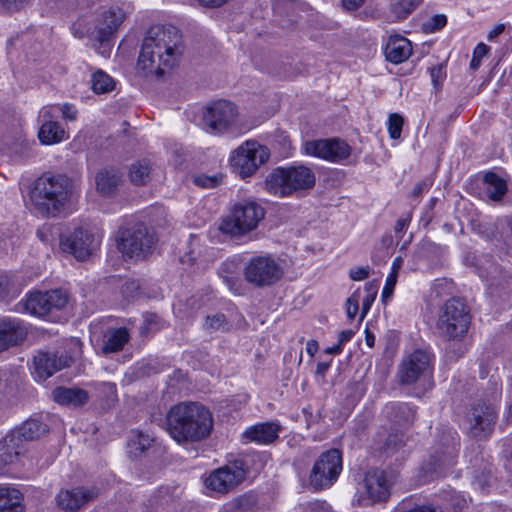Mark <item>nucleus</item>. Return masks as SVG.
Returning a JSON list of instances; mask_svg holds the SVG:
<instances>
[{
	"mask_svg": "<svg viewBox=\"0 0 512 512\" xmlns=\"http://www.w3.org/2000/svg\"><path fill=\"white\" fill-rule=\"evenodd\" d=\"M456 449L455 446H447L446 450L439 455L432 456L427 469L431 474L441 475L445 469L455 465Z\"/></svg>",
	"mask_w": 512,
	"mask_h": 512,
	"instance_id": "obj_32",
	"label": "nucleus"
},
{
	"mask_svg": "<svg viewBox=\"0 0 512 512\" xmlns=\"http://www.w3.org/2000/svg\"><path fill=\"white\" fill-rule=\"evenodd\" d=\"M270 157L269 149L255 140H247L229 156L232 170L242 179L251 177Z\"/></svg>",
	"mask_w": 512,
	"mask_h": 512,
	"instance_id": "obj_9",
	"label": "nucleus"
},
{
	"mask_svg": "<svg viewBox=\"0 0 512 512\" xmlns=\"http://www.w3.org/2000/svg\"><path fill=\"white\" fill-rule=\"evenodd\" d=\"M68 296L60 289L51 290L45 293H31L24 303L25 310L31 315L43 317L52 310H60L66 306Z\"/></svg>",
	"mask_w": 512,
	"mask_h": 512,
	"instance_id": "obj_17",
	"label": "nucleus"
},
{
	"mask_svg": "<svg viewBox=\"0 0 512 512\" xmlns=\"http://www.w3.org/2000/svg\"><path fill=\"white\" fill-rule=\"evenodd\" d=\"M412 54L411 42L400 35H393L388 38L385 46V57L393 63L399 64L405 62Z\"/></svg>",
	"mask_w": 512,
	"mask_h": 512,
	"instance_id": "obj_26",
	"label": "nucleus"
},
{
	"mask_svg": "<svg viewBox=\"0 0 512 512\" xmlns=\"http://www.w3.org/2000/svg\"><path fill=\"white\" fill-rule=\"evenodd\" d=\"M152 166L149 160L143 159L134 162L129 167V180L137 186L146 185L151 177Z\"/></svg>",
	"mask_w": 512,
	"mask_h": 512,
	"instance_id": "obj_33",
	"label": "nucleus"
},
{
	"mask_svg": "<svg viewBox=\"0 0 512 512\" xmlns=\"http://www.w3.org/2000/svg\"><path fill=\"white\" fill-rule=\"evenodd\" d=\"M153 443V438L140 430H132L128 438L129 453L134 457L141 456Z\"/></svg>",
	"mask_w": 512,
	"mask_h": 512,
	"instance_id": "obj_34",
	"label": "nucleus"
},
{
	"mask_svg": "<svg viewBox=\"0 0 512 512\" xmlns=\"http://www.w3.org/2000/svg\"><path fill=\"white\" fill-rule=\"evenodd\" d=\"M27 336L24 322L17 318H0V353L19 345Z\"/></svg>",
	"mask_w": 512,
	"mask_h": 512,
	"instance_id": "obj_21",
	"label": "nucleus"
},
{
	"mask_svg": "<svg viewBox=\"0 0 512 512\" xmlns=\"http://www.w3.org/2000/svg\"><path fill=\"white\" fill-rule=\"evenodd\" d=\"M489 50L490 48L486 44L482 42L477 44V46L474 48L473 56L470 61V68L472 70L475 71L480 67L482 58L489 53Z\"/></svg>",
	"mask_w": 512,
	"mask_h": 512,
	"instance_id": "obj_47",
	"label": "nucleus"
},
{
	"mask_svg": "<svg viewBox=\"0 0 512 512\" xmlns=\"http://www.w3.org/2000/svg\"><path fill=\"white\" fill-rule=\"evenodd\" d=\"M117 248L126 258L144 259L150 254L156 243L153 233H150L143 223H135L118 231Z\"/></svg>",
	"mask_w": 512,
	"mask_h": 512,
	"instance_id": "obj_7",
	"label": "nucleus"
},
{
	"mask_svg": "<svg viewBox=\"0 0 512 512\" xmlns=\"http://www.w3.org/2000/svg\"><path fill=\"white\" fill-rule=\"evenodd\" d=\"M473 230L494 242L500 251L512 257V216L499 218L494 223L473 224Z\"/></svg>",
	"mask_w": 512,
	"mask_h": 512,
	"instance_id": "obj_13",
	"label": "nucleus"
},
{
	"mask_svg": "<svg viewBox=\"0 0 512 512\" xmlns=\"http://www.w3.org/2000/svg\"><path fill=\"white\" fill-rule=\"evenodd\" d=\"M343 348L339 344H335L325 349V353L331 355H338L342 352Z\"/></svg>",
	"mask_w": 512,
	"mask_h": 512,
	"instance_id": "obj_63",
	"label": "nucleus"
},
{
	"mask_svg": "<svg viewBox=\"0 0 512 512\" xmlns=\"http://www.w3.org/2000/svg\"><path fill=\"white\" fill-rule=\"evenodd\" d=\"M405 445L403 434H390L384 444V450L387 454H393L397 452L401 447Z\"/></svg>",
	"mask_w": 512,
	"mask_h": 512,
	"instance_id": "obj_44",
	"label": "nucleus"
},
{
	"mask_svg": "<svg viewBox=\"0 0 512 512\" xmlns=\"http://www.w3.org/2000/svg\"><path fill=\"white\" fill-rule=\"evenodd\" d=\"M422 0H399L394 5V13L400 19H405L411 12H413L420 4Z\"/></svg>",
	"mask_w": 512,
	"mask_h": 512,
	"instance_id": "obj_41",
	"label": "nucleus"
},
{
	"mask_svg": "<svg viewBox=\"0 0 512 512\" xmlns=\"http://www.w3.org/2000/svg\"><path fill=\"white\" fill-rule=\"evenodd\" d=\"M255 500L250 495H243L235 499L232 502V506L235 510L248 511L254 505Z\"/></svg>",
	"mask_w": 512,
	"mask_h": 512,
	"instance_id": "obj_49",
	"label": "nucleus"
},
{
	"mask_svg": "<svg viewBox=\"0 0 512 512\" xmlns=\"http://www.w3.org/2000/svg\"><path fill=\"white\" fill-rule=\"evenodd\" d=\"M430 76L434 87L437 89L446 76L444 67L442 65L432 67L430 69Z\"/></svg>",
	"mask_w": 512,
	"mask_h": 512,
	"instance_id": "obj_51",
	"label": "nucleus"
},
{
	"mask_svg": "<svg viewBox=\"0 0 512 512\" xmlns=\"http://www.w3.org/2000/svg\"><path fill=\"white\" fill-rule=\"evenodd\" d=\"M411 221V217L410 216H407L405 218H400L397 222H396V225H395V232L396 233H401L402 231H404L409 223Z\"/></svg>",
	"mask_w": 512,
	"mask_h": 512,
	"instance_id": "obj_58",
	"label": "nucleus"
},
{
	"mask_svg": "<svg viewBox=\"0 0 512 512\" xmlns=\"http://www.w3.org/2000/svg\"><path fill=\"white\" fill-rule=\"evenodd\" d=\"M182 51V37L175 26H152L143 40L137 68L144 76H162L178 63Z\"/></svg>",
	"mask_w": 512,
	"mask_h": 512,
	"instance_id": "obj_1",
	"label": "nucleus"
},
{
	"mask_svg": "<svg viewBox=\"0 0 512 512\" xmlns=\"http://www.w3.org/2000/svg\"><path fill=\"white\" fill-rule=\"evenodd\" d=\"M341 471V453L338 449H330L323 452L315 462L310 474V484L316 490L330 488L338 479Z\"/></svg>",
	"mask_w": 512,
	"mask_h": 512,
	"instance_id": "obj_11",
	"label": "nucleus"
},
{
	"mask_svg": "<svg viewBox=\"0 0 512 512\" xmlns=\"http://www.w3.org/2000/svg\"><path fill=\"white\" fill-rule=\"evenodd\" d=\"M99 494V489L94 486L61 490L56 496V503L64 512H75L94 501Z\"/></svg>",
	"mask_w": 512,
	"mask_h": 512,
	"instance_id": "obj_19",
	"label": "nucleus"
},
{
	"mask_svg": "<svg viewBox=\"0 0 512 512\" xmlns=\"http://www.w3.org/2000/svg\"><path fill=\"white\" fill-rule=\"evenodd\" d=\"M471 433L474 437L486 436L492 431L496 419L494 407L485 402H478L472 409Z\"/></svg>",
	"mask_w": 512,
	"mask_h": 512,
	"instance_id": "obj_23",
	"label": "nucleus"
},
{
	"mask_svg": "<svg viewBox=\"0 0 512 512\" xmlns=\"http://www.w3.org/2000/svg\"><path fill=\"white\" fill-rule=\"evenodd\" d=\"M72 357L58 351L39 350L33 356V375L39 382H44L56 372L69 367Z\"/></svg>",
	"mask_w": 512,
	"mask_h": 512,
	"instance_id": "obj_16",
	"label": "nucleus"
},
{
	"mask_svg": "<svg viewBox=\"0 0 512 512\" xmlns=\"http://www.w3.org/2000/svg\"><path fill=\"white\" fill-rule=\"evenodd\" d=\"M318 343L316 340H309L306 344V352L313 357L318 351Z\"/></svg>",
	"mask_w": 512,
	"mask_h": 512,
	"instance_id": "obj_60",
	"label": "nucleus"
},
{
	"mask_svg": "<svg viewBox=\"0 0 512 512\" xmlns=\"http://www.w3.org/2000/svg\"><path fill=\"white\" fill-rule=\"evenodd\" d=\"M390 408L395 411V421L399 423L408 424L413 422L415 418V411L408 404L401 403L391 405Z\"/></svg>",
	"mask_w": 512,
	"mask_h": 512,
	"instance_id": "obj_40",
	"label": "nucleus"
},
{
	"mask_svg": "<svg viewBox=\"0 0 512 512\" xmlns=\"http://www.w3.org/2000/svg\"><path fill=\"white\" fill-rule=\"evenodd\" d=\"M212 428V414L199 403L176 404L166 415V430L178 443L200 441L210 435Z\"/></svg>",
	"mask_w": 512,
	"mask_h": 512,
	"instance_id": "obj_2",
	"label": "nucleus"
},
{
	"mask_svg": "<svg viewBox=\"0 0 512 512\" xmlns=\"http://www.w3.org/2000/svg\"><path fill=\"white\" fill-rule=\"evenodd\" d=\"M264 217L265 210L259 203L245 200L234 205L222 219L219 230L232 238H241L256 230Z\"/></svg>",
	"mask_w": 512,
	"mask_h": 512,
	"instance_id": "obj_5",
	"label": "nucleus"
},
{
	"mask_svg": "<svg viewBox=\"0 0 512 512\" xmlns=\"http://www.w3.org/2000/svg\"><path fill=\"white\" fill-rule=\"evenodd\" d=\"M102 236L88 229H75L64 241L62 248L78 260H86L99 248Z\"/></svg>",
	"mask_w": 512,
	"mask_h": 512,
	"instance_id": "obj_15",
	"label": "nucleus"
},
{
	"mask_svg": "<svg viewBox=\"0 0 512 512\" xmlns=\"http://www.w3.org/2000/svg\"><path fill=\"white\" fill-rule=\"evenodd\" d=\"M193 182L195 185L203 188H214L221 183V177L218 175H205L199 174L193 177Z\"/></svg>",
	"mask_w": 512,
	"mask_h": 512,
	"instance_id": "obj_46",
	"label": "nucleus"
},
{
	"mask_svg": "<svg viewBox=\"0 0 512 512\" xmlns=\"http://www.w3.org/2000/svg\"><path fill=\"white\" fill-rule=\"evenodd\" d=\"M427 188L425 183H419L416 185V187L413 190V195L418 196L420 195L425 189Z\"/></svg>",
	"mask_w": 512,
	"mask_h": 512,
	"instance_id": "obj_64",
	"label": "nucleus"
},
{
	"mask_svg": "<svg viewBox=\"0 0 512 512\" xmlns=\"http://www.w3.org/2000/svg\"><path fill=\"white\" fill-rule=\"evenodd\" d=\"M359 310V291H355L346 301V313L353 320Z\"/></svg>",
	"mask_w": 512,
	"mask_h": 512,
	"instance_id": "obj_48",
	"label": "nucleus"
},
{
	"mask_svg": "<svg viewBox=\"0 0 512 512\" xmlns=\"http://www.w3.org/2000/svg\"><path fill=\"white\" fill-rule=\"evenodd\" d=\"M232 325L227 320L226 316L222 313L208 315L205 318L203 329L208 333L214 332H227L231 329Z\"/></svg>",
	"mask_w": 512,
	"mask_h": 512,
	"instance_id": "obj_36",
	"label": "nucleus"
},
{
	"mask_svg": "<svg viewBox=\"0 0 512 512\" xmlns=\"http://www.w3.org/2000/svg\"><path fill=\"white\" fill-rule=\"evenodd\" d=\"M246 465L245 459H239L213 471L205 480L206 487L217 493H228L245 479Z\"/></svg>",
	"mask_w": 512,
	"mask_h": 512,
	"instance_id": "obj_12",
	"label": "nucleus"
},
{
	"mask_svg": "<svg viewBox=\"0 0 512 512\" xmlns=\"http://www.w3.org/2000/svg\"><path fill=\"white\" fill-rule=\"evenodd\" d=\"M331 366V362H320L316 367V374L324 376L325 373L329 370Z\"/></svg>",
	"mask_w": 512,
	"mask_h": 512,
	"instance_id": "obj_62",
	"label": "nucleus"
},
{
	"mask_svg": "<svg viewBox=\"0 0 512 512\" xmlns=\"http://www.w3.org/2000/svg\"><path fill=\"white\" fill-rule=\"evenodd\" d=\"M353 335H354V332L352 330L341 331L338 335L337 344H339L343 348L344 344L349 342L352 339Z\"/></svg>",
	"mask_w": 512,
	"mask_h": 512,
	"instance_id": "obj_56",
	"label": "nucleus"
},
{
	"mask_svg": "<svg viewBox=\"0 0 512 512\" xmlns=\"http://www.w3.org/2000/svg\"><path fill=\"white\" fill-rule=\"evenodd\" d=\"M55 107H56L55 109L59 108L61 110L63 119L68 120V121H76L77 116H78V111L74 105L69 104V103H64L60 107H57V106H55Z\"/></svg>",
	"mask_w": 512,
	"mask_h": 512,
	"instance_id": "obj_52",
	"label": "nucleus"
},
{
	"mask_svg": "<svg viewBox=\"0 0 512 512\" xmlns=\"http://www.w3.org/2000/svg\"><path fill=\"white\" fill-rule=\"evenodd\" d=\"M370 274V268L368 266L365 267H355L352 268L349 272V276L353 281H362L368 278Z\"/></svg>",
	"mask_w": 512,
	"mask_h": 512,
	"instance_id": "obj_54",
	"label": "nucleus"
},
{
	"mask_svg": "<svg viewBox=\"0 0 512 512\" xmlns=\"http://www.w3.org/2000/svg\"><path fill=\"white\" fill-rule=\"evenodd\" d=\"M237 115L238 112L233 103L218 100L207 106L203 122L211 133L220 134L235 125Z\"/></svg>",
	"mask_w": 512,
	"mask_h": 512,
	"instance_id": "obj_14",
	"label": "nucleus"
},
{
	"mask_svg": "<svg viewBox=\"0 0 512 512\" xmlns=\"http://www.w3.org/2000/svg\"><path fill=\"white\" fill-rule=\"evenodd\" d=\"M484 181L487 197L493 201L501 200L507 191L506 181L492 172L484 176Z\"/></svg>",
	"mask_w": 512,
	"mask_h": 512,
	"instance_id": "obj_35",
	"label": "nucleus"
},
{
	"mask_svg": "<svg viewBox=\"0 0 512 512\" xmlns=\"http://www.w3.org/2000/svg\"><path fill=\"white\" fill-rule=\"evenodd\" d=\"M48 432L47 425L38 418H29L11 435L16 439L33 441Z\"/></svg>",
	"mask_w": 512,
	"mask_h": 512,
	"instance_id": "obj_30",
	"label": "nucleus"
},
{
	"mask_svg": "<svg viewBox=\"0 0 512 512\" xmlns=\"http://www.w3.org/2000/svg\"><path fill=\"white\" fill-rule=\"evenodd\" d=\"M301 150L305 155L341 165L355 164L358 160L353 148L338 137L305 141Z\"/></svg>",
	"mask_w": 512,
	"mask_h": 512,
	"instance_id": "obj_6",
	"label": "nucleus"
},
{
	"mask_svg": "<svg viewBox=\"0 0 512 512\" xmlns=\"http://www.w3.org/2000/svg\"><path fill=\"white\" fill-rule=\"evenodd\" d=\"M31 0H0L1 5L10 12H16L25 7Z\"/></svg>",
	"mask_w": 512,
	"mask_h": 512,
	"instance_id": "obj_53",
	"label": "nucleus"
},
{
	"mask_svg": "<svg viewBox=\"0 0 512 512\" xmlns=\"http://www.w3.org/2000/svg\"><path fill=\"white\" fill-rule=\"evenodd\" d=\"M342 5L346 10H356L361 7L365 0H341Z\"/></svg>",
	"mask_w": 512,
	"mask_h": 512,
	"instance_id": "obj_57",
	"label": "nucleus"
},
{
	"mask_svg": "<svg viewBox=\"0 0 512 512\" xmlns=\"http://www.w3.org/2000/svg\"><path fill=\"white\" fill-rule=\"evenodd\" d=\"M404 120L397 113H392L388 118V133L392 139H399L402 132Z\"/></svg>",
	"mask_w": 512,
	"mask_h": 512,
	"instance_id": "obj_43",
	"label": "nucleus"
},
{
	"mask_svg": "<svg viewBox=\"0 0 512 512\" xmlns=\"http://www.w3.org/2000/svg\"><path fill=\"white\" fill-rule=\"evenodd\" d=\"M52 398L61 405H83L88 400V393L80 388L57 387L52 391Z\"/></svg>",
	"mask_w": 512,
	"mask_h": 512,
	"instance_id": "obj_29",
	"label": "nucleus"
},
{
	"mask_svg": "<svg viewBox=\"0 0 512 512\" xmlns=\"http://www.w3.org/2000/svg\"><path fill=\"white\" fill-rule=\"evenodd\" d=\"M396 477L392 472L383 470L369 471L364 479L368 496L373 501H382L388 497L389 488Z\"/></svg>",
	"mask_w": 512,
	"mask_h": 512,
	"instance_id": "obj_22",
	"label": "nucleus"
},
{
	"mask_svg": "<svg viewBox=\"0 0 512 512\" xmlns=\"http://www.w3.org/2000/svg\"><path fill=\"white\" fill-rule=\"evenodd\" d=\"M315 182L314 170L299 164L274 169L265 180V188L274 196L283 198L310 190L315 186Z\"/></svg>",
	"mask_w": 512,
	"mask_h": 512,
	"instance_id": "obj_4",
	"label": "nucleus"
},
{
	"mask_svg": "<svg viewBox=\"0 0 512 512\" xmlns=\"http://www.w3.org/2000/svg\"><path fill=\"white\" fill-rule=\"evenodd\" d=\"M22 494L11 487H0V512H24Z\"/></svg>",
	"mask_w": 512,
	"mask_h": 512,
	"instance_id": "obj_31",
	"label": "nucleus"
},
{
	"mask_svg": "<svg viewBox=\"0 0 512 512\" xmlns=\"http://www.w3.org/2000/svg\"><path fill=\"white\" fill-rule=\"evenodd\" d=\"M15 436H10L6 438L3 444H0V462L3 465H8L13 463V461L20 454L19 451L14 450L15 448ZM3 474V467L0 466V475Z\"/></svg>",
	"mask_w": 512,
	"mask_h": 512,
	"instance_id": "obj_38",
	"label": "nucleus"
},
{
	"mask_svg": "<svg viewBox=\"0 0 512 512\" xmlns=\"http://www.w3.org/2000/svg\"><path fill=\"white\" fill-rule=\"evenodd\" d=\"M129 339L130 334L125 327L108 329L102 337L101 351L106 355L119 352Z\"/></svg>",
	"mask_w": 512,
	"mask_h": 512,
	"instance_id": "obj_27",
	"label": "nucleus"
},
{
	"mask_svg": "<svg viewBox=\"0 0 512 512\" xmlns=\"http://www.w3.org/2000/svg\"><path fill=\"white\" fill-rule=\"evenodd\" d=\"M431 357L423 350H416L403 360L399 379L402 384H412L417 380L431 377Z\"/></svg>",
	"mask_w": 512,
	"mask_h": 512,
	"instance_id": "obj_18",
	"label": "nucleus"
},
{
	"mask_svg": "<svg viewBox=\"0 0 512 512\" xmlns=\"http://www.w3.org/2000/svg\"><path fill=\"white\" fill-rule=\"evenodd\" d=\"M95 180L97 191L104 196H108L116 191L122 180V174L118 169L105 168L97 173Z\"/></svg>",
	"mask_w": 512,
	"mask_h": 512,
	"instance_id": "obj_28",
	"label": "nucleus"
},
{
	"mask_svg": "<svg viewBox=\"0 0 512 512\" xmlns=\"http://www.w3.org/2000/svg\"><path fill=\"white\" fill-rule=\"evenodd\" d=\"M70 180L64 175H43L30 190L34 210L44 216H55L68 201Z\"/></svg>",
	"mask_w": 512,
	"mask_h": 512,
	"instance_id": "obj_3",
	"label": "nucleus"
},
{
	"mask_svg": "<svg viewBox=\"0 0 512 512\" xmlns=\"http://www.w3.org/2000/svg\"><path fill=\"white\" fill-rule=\"evenodd\" d=\"M283 270L270 255L252 257L244 268L245 280L255 287H268L281 279Z\"/></svg>",
	"mask_w": 512,
	"mask_h": 512,
	"instance_id": "obj_10",
	"label": "nucleus"
},
{
	"mask_svg": "<svg viewBox=\"0 0 512 512\" xmlns=\"http://www.w3.org/2000/svg\"><path fill=\"white\" fill-rule=\"evenodd\" d=\"M91 87L97 94L107 93L114 88V81L108 74L98 70L91 76Z\"/></svg>",
	"mask_w": 512,
	"mask_h": 512,
	"instance_id": "obj_37",
	"label": "nucleus"
},
{
	"mask_svg": "<svg viewBox=\"0 0 512 512\" xmlns=\"http://www.w3.org/2000/svg\"><path fill=\"white\" fill-rule=\"evenodd\" d=\"M505 29L504 24H498L492 31L489 32L487 39L493 40L496 36L500 35Z\"/></svg>",
	"mask_w": 512,
	"mask_h": 512,
	"instance_id": "obj_61",
	"label": "nucleus"
},
{
	"mask_svg": "<svg viewBox=\"0 0 512 512\" xmlns=\"http://www.w3.org/2000/svg\"><path fill=\"white\" fill-rule=\"evenodd\" d=\"M124 17L125 15L120 8H109L103 11L97 18L95 30L92 34L98 41H106L118 29Z\"/></svg>",
	"mask_w": 512,
	"mask_h": 512,
	"instance_id": "obj_24",
	"label": "nucleus"
},
{
	"mask_svg": "<svg viewBox=\"0 0 512 512\" xmlns=\"http://www.w3.org/2000/svg\"><path fill=\"white\" fill-rule=\"evenodd\" d=\"M55 105L43 107L39 118L41 126L38 132L42 144L52 145L66 140L67 134L59 122L53 120Z\"/></svg>",
	"mask_w": 512,
	"mask_h": 512,
	"instance_id": "obj_20",
	"label": "nucleus"
},
{
	"mask_svg": "<svg viewBox=\"0 0 512 512\" xmlns=\"http://www.w3.org/2000/svg\"><path fill=\"white\" fill-rule=\"evenodd\" d=\"M199 3L205 7H220L228 2V0H198Z\"/></svg>",
	"mask_w": 512,
	"mask_h": 512,
	"instance_id": "obj_59",
	"label": "nucleus"
},
{
	"mask_svg": "<svg viewBox=\"0 0 512 512\" xmlns=\"http://www.w3.org/2000/svg\"><path fill=\"white\" fill-rule=\"evenodd\" d=\"M447 23V17L444 14L434 15L430 20V28L432 31L442 29Z\"/></svg>",
	"mask_w": 512,
	"mask_h": 512,
	"instance_id": "obj_55",
	"label": "nucleus"
},
{
	"mask_svg": "<svg viewBox=\"0 0 512 512\" xmlns=\"http://www.w3.org/2000/svg\"><path fill=\"white\" fill-rule=\"evenodd\" d=\"M396 282H397V277H396L395 272H390L386 278V282H385V285L383 287L382 294H381L383 301H386L388 298H390L392 296Z\"/></svg>",
	"mask_w": 512,
	"mask_h": 512,
	"instance_id": "obj_50",
	"label": "nucleus"
},
{
	"mask_svg": "<svg viewBox=\"0 0 512 512\" xmlns=\"http://www.w3.org/2000/svg\"><path fill=\"white\" fill-rule=\"evenodd\" d=\"M302 512H336L325 500L308 501L302 505Z\"/></svg>",
	"mask_w": 512,
	"mask_h": 512,
	"instance_id": "obj_45",
	"label": "nucleus"
},
{
	"mask_svg": "<svg viewBox=\"0 0 512 512\" xmlns=\"http://www.w3.org/2000/svg\"><path fill=\"white\" fill-rule=\"evenodd\" d=\"M280 426L273 422L258 423L247 428L242 437L248 442L270 444L278 438Z\"/></svg>",
	"mask_w": 512,
	"mask_h": 512,
	"instance_id": "obj_25",
	"label": "nucleus"
},
{
	"mask_svg": "<svg viewBox=\"0 0 512 512\" xmlns=\"http://www.w3.org/2000/svg\"><path fill=\"white\" fill-rule=\"evenodd\" d=\"M501 272L500 267L490 259H486L483 263L478 265L479 276L491 281L492 284L498 280Z\"/></svg>",
	"mask_w": 512,
	"mask_h": 512,
	"instance_id": "obj_39",
	"label": "nucleus"
},
{
	"mask_svg": "<svg viewBox=\"0 0 512 512\" xmlns=\"http://www.w3.org/2000/svg\"><path fill=\"white\" fill-rule=\"evenodd\" d=\"M471 323L468 306L460 299L451 298L442 306L437 329L449 339H459L465 336Z\"/></svg>",
	"mask_w": 512,
	"mask_h": 512,
	"instance_id": "obj_8",
	"label": "nucleus"
},
{
	"mask_svg": "<svg viewBox=\"0 0 512 512\" xmlns=\"http://www.w3.org/2000/svg\"><path fill=\"white\" fill-rule=\"evenodd\" d=\"M365 290L367 292V295L362 300V315H361V318H364L365 315L370 310V308L372 306V303L374 302V300L376 298L377 291H378V286H377V284H375L373 282H368V283L365 284Z\"/></svg>",
	"mask_w": 512,
	"mask_h": 512,
	"instance_id": "obj_42",
	"label": "nucleus"
}]
</instances>
